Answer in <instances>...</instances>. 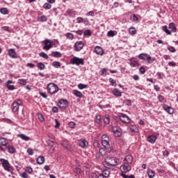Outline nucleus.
<instances>
[{
  "label": "nucleus",
  "instance_id": "864d4df0",
  "mask_svg": "<svg viewBox=\"0 0 178 178\" xmlns=\"http://www.w3.org/2000/svg\"><path fill=\"white\" fill-rule=\"evenodd\" d=\"M47 144L48 145H49V147H52L53 145H55V143H54V141L51 140H47Z\"/></svg>",
  "mask_w": 178,
  "mask_h": 178
},
{
  "label": "nucleus",
  "instance_id": "f03ea898",
  "mask_svg": "<svg viewBox=\"0 0 178 178\" xmlns=\"http://www.w3.org/2000/svg\"><path fill=\"white\" fill-rule=\"evenodd\" d=\"M102 144L104 148L108 149V152H112L113 151V147H111L109 145V138L106 135H103L102 136Z\"/></svg>",
  "mask_w": 178,
  "mask_h": 178
},
{
  "label": "nucleus",
  "instance_id": "39448f33",
  "mask_svg": "<svg viewBox=\"0 0 178 178\" xmlns=\"http://www.w3.org/2000/svg\"><path fill=\"white\" fill-rule=\"evenodd\" d=\"M70 63L72 65H76V66H79V65H84V59L74 57L71 59Z\"/></svg>",
  "mask_w": 178,
  "mask_h": 178
},
{
  "label": "nucleus",
  "instance_id": "a18cd8bd",
  "mask_svg": "<svg viewBox=\"0 0 178 178\" xmlns=\"http://www.w3.org/2000/svg\"><path fill=\"white\" fill-rule=\"evenodd\" d=\"M19 83L22 86H26V84H27V81H26L24 79H19Z\"/></svg>",
  "mask_w": 178,
  "mask_h": 178
},
{
  "label": "nucleus",
  "instance_id": "423d86ee",
  "mask_svg": "<svg viewBox=\"0 0 178 178\" xmlns=\"http://www.w3.org/2000/svg\"><path fill=\"white\" fill-rule=\"evenodd\" d=\"M44 46L43 47V49L46 51H49L51 48H52V42L50 40L46 39L43 41Z\"/></svg>",
  "mask_w": 178,
  "mask_h": 178
},
{
  "label": "nucleus",
  "instance_id": "c756f323",
  "mask_svg": "<svg viewBox=\"0 0 178 178\" xmlns=\"http://www.w3.org/2000/svg\"><path fill=\"white\" fill-rule=\"evenodd\" d=\"M74 94L76 95V97H78L79 98H81V97H83V93H81L79 90H74Z\"/></svg>",
  "mask_w": 178,
  "mask_h": 178
},
{
  "label": "nucleus",
  "instance_id": "1a4fd4ad",
  "mask_svg": "<svg viewBox=\"0 0 178 178\" xmlns=\"http://www.w3.org/2000/svg\"><path fill=\"white\" fill-rule=\"evenodd\" d=\"M120 170L124 172V173H127V172L131 170V167L130 166V164L124 163V165H121Z\"/></svg>",
  "mask_w": 178,
  "mask_h": 178
},
{
  "label": "nucleus",
  "instance_id": "2f4dec72",
  "mask_svg": "<svg viewBox=\"0 0 178 178\" xmlns=\"http://www.w3.org/2000/svg\"><path fill=\"white\" fill-rule=\"evenodd\" d=\"M163 30L164 32L166 33V34H168V35H170L172 34L171 31H169V29H168V26H164L163 27Z\"/></svg>",
  "mask_w": 178,
  "mask_h": 178
},
{
  "label": "nucleus",
  "instance_id": "b1692460",
  "mask_svg": "<svg viewBox=\"0 0 178 178\" xmlns=\"http://www.w3.org/2000/svg\"><path fill=\"white\" fill-rule=\"evenodd\" d=\"M147 175H148L149 178L155 177V172L152 170H148Z\"/></svg>",
  "mask_w": 178,
  "mask_h": 178
},
{
  "label": "nucleus",
  "instance_id": "774afa93",
  "mask_svg": "<svg viewBox=\"0 0 178 178\" xmlns=\"http://www.w3.org/2000/svg\"><path fill=\"white\" fill-rule=\"evenodd\" d=\"M86 16H94V12L90 11L88 13H86Z\"/></svg>",
  "mask_w": 178,
  "mask_h": 178
},
{
  "label": "nucleus",
  "instance_id": "052dcab7",
  "mask_svg": "<svg viewBox=\"0 0 178 178\" xmlns=\"http://www.w3.org/2000/svg\"><path fill=\"white\" fill-rule=\"evenodd\" d=\"M168 51H170V52H176V49L173 47H168Z\"/></svg>",
  "mask_w": 178,
  "mask_h": 178
},
{
  "label": "nucleus",
  "instance_id": "4c0bfd02",
  "mask_svg": "<svg viewBox=\"0 0 178 178\" xmlns=\"http://www.w3.org/2000/svg\"><path fill=\"white\" fill-rule=\"evenodd\" d=\"M146 59H147V62L149 63H152V62L155 60V59L152 58L150 56H147Z\"/></svg>",
  "mask_w": 178,
  "mask_h": 178
},
{
  "label": "nucleus",
  "instance_id": "c03bdc74",
  "mask_svg": "<svg viewBox=\"0 0 178 178\" xmlns=\"http://www.w3.org/2000/svg\"><path fill=\"white\" fill-rule=\"evenodd\" d=\"M51 7H52V6H51V4H49V3H46L43 6V8L44 9H51Z\"/></svg>",
  "mask_w": 178,
  "mask_h": 178
},
{
  "label": "nucleus",
  "instance_id": "aec40b11",
  "mask_svg": "<svg viewBox=\"0 0 178 178\" xmlns=\"http://www.w3.org/2000/svg\"><path fill=\"white\" fill-rule=\"evenodd\" d=\"M45 162V158L42 156H40L37 159V163L38 165H42Z\"/></svg>",
  "mask_w": 178,
  "mask_h": 178
},
{
  "label": "nucleus",
  "instance_id": "e433bc0d",
  "mask_svg": "<svg viewBox=\"0 0 178 178\" xmlns=\"http://www.w3.org/2000/svg\"><path fill=\"white\" fill-rule=\"evenodd\" d=\"M1 13H2L3 15H8V8H3L0 10Z\"/></svg>",
  "mask_w": 178,
  "mask_h": 178
},
{
  "label": "nucleus",
  "instance_id": "dca6fc26",
  "mask_svg": "<svg viewBox=\"0 0 178 178\" xmlns=\"http://www.w3.org/2000/svg\"><path fill=\"white\" fill-rule=\"evenodd\" d=\"M169 29L172 33H176V31H177V28H176V24H175V23L173 22L170 23Z\"/></svg>",
  "mask_w": 178,
  "mask_h": 178
},
{
  "label": "nucleus",
  "instance_id": "79ce46f5",
  "mask_svg": "<svg viewBox=\"0 0 178 178\" xmlns=\"http://www.w3.org/2000/svg\"><path fill=\"white\" fill-rule=\"evenodd\" d=\"M39 22H47V16L42 15L38 18Z\"/></svg>",
  "mask_w": 178,
  "mask_h": 178
},
{
  "label": "nucleus",
  "instance_id": "09e8293b",
  "mask_svg": "<svg viewBox=\"0 0 178 178\" xmlns=\"http://www.w3.org/2000/svg\"><path fill=\"white\" fill-rule=\"evenodd\" d=\"M139 72L141 74H144L145 73V68H144V67H140L139 68Z\"/></svg>",
  "mask_w": 178,
  "mask_h": 178
},
{
  "label": "nucleus",
  "instance_id": "2eb2a0df",
  "mask_svg": "<svg viewBox=\"0 0 178 178\" xmlns=\"http://www.w3.org/2000/svg\"><path fill=\"white\" fill-rule=\"evenodd\" d=\"M95 52H96L97 55H104V49H102L99 46L95 47Z\"/></svg>",
  "mask_w": 178,
  "mask_h": 178
},
{
  "label": "nucleus",
  "instance_id": "f8f14e48",
  "mask_svg": "<svg viewBox=\"0 0 178 178\" xmlns=\"http://www.w3.org/2000/svg\"><path fill=\"white\" fill-rule=\"evenodd\" d=\"M61 145H63V147H64V148L67 151H72V145L69 144V143L63 141L62 142Z\"/></svg>",
  "mask_w": 178,
  "mask_h": 178
},
{
  "label": "nucleus",
  "instance_id": "f704fd0d",
  "mask_svg": "<svg viewBox=\"0 0 178 178\" xmlns=\"http://www.w3.org/2000/svg\"><path fill=\"white\" fill-rule=\"evenodd\" d=\"M39 55H40V56L41 57V58H44V59H48V54H46L45 52H40V54H39Z\"/></svg>",
  "mask_w": 178,
  "mask_h": 178
},
{
  "label": "nucleus",
  "instance_id": "de8ad7c7",
  "mask_svg": "<svg viewBox=\"0 0 178 178\" xmlns=\"http://www.w3.org/2000/svg\"><path fill=\"white\" fill-rule=\"evenodd\" d=\"M27 153L29 154V155H33V154H34V150H33V149L31 148H28Z\"/></svg>",
  "mask_w": 178,
  "mask_h": 178
},
{
  "label": "nucleus",
  "instance_id": "a211bd4d",
  "mask_svg": "<svg viewBox=\"0 0 178 178\" xmlns=\"http://www.w3.org/2000/svg\"><path fill=\"white\" fill-rule=\"evenodd\" d=\"M147 141L151 144H154L155 141H156V136H150L147 137Z\"/></svg>",
  "mask_w": 178,
  "mask_h": 178
},
{
  "label": "nucleus",
  "instance_id": "5fc2aeb1",
  "mask_svg": "<svg viewBox=\"0 0 178 178\" xmlns=\"http://www.w3.org/2000/svg\"><path fill=\"white\" fill-rule=\"evenodd\" d=\"M109 81H110V83H112V86H116V81H115V80H113V79L110 78Z\"/></svg>",
  "mask_w": 178,
  "mask_h": 178
},
{
  "label": "nucleus",
  "instance_id": "f257e3e1",
  "mask_svg": "<svg viewBox=\"0 0 178 178\" xmlns=\"http://www.w3.org/2000/svg\"><path fill=\"white\" fill-rule=\"evenodd\" d=\"M119 159L115 157L107 156L105 158L103 163L105 168H107V169H111V168H115V166L119 165Z\"/></svg>",
  "mask_w": 178,
  "mask_h": 178
},
{
  "label": "nucleus",
  "instance_id": "680f3d73",
  "mask_svg": "<svg viewBox=\"0 0 178 178\" xmlns=\"http://www.w3.org/2000/svg\"><path fill=\"white\" fill-rule=\"evenodd\" d=\"M21 177L23 178H27L29 177V175H27V172H24L22 174H21Z\"/></svg>",
  "mask_w": 178,
  "mask_h": 178
},
{
  "label": "nucleus",
  "instance_id": "0e129e2a",
  "mask_svg": "<svg viewBox=\"0 0 178 178\" xmlns=\"http://www.w3.org/2000/svg\"><path fill=\"white\" fill-rule=\"evenodd\" d=\"M58 107H56V106H54L53 108H52V112H54V113H58Z\"/></svg>",
  "mask_w": 178,
  "mask_h": 178
},
{
  "label": "nucleus",
  "instance_id": "5701e85b",
  "mask_svg": "<svg viewBox=\"0 0 178 178\" xmlns=\"http://www.w3.org/2000/svg\"><path fill=\"white\" fill-rule=\"evenodd\" d=\"M18 137H19V138H22V140H24V141H29L30 140V137L22 134H19Z\"/></svg>",
  "mask_w": 178,
  "mask_h": 178
},
{
  "label": "nucleus",
  "instance_id": "a878e982",
  "mask_svg": "<svg viewBox=\"0 0 178 178\" xmlns=\"http://www.w3.org/2000/svg\"><path fill=\"white\" fill-rule=\"evenodd\" d=\"M51 56H54V58H60V56H62V54L59 51H53L51 53Z\"/></svg>",
  "mask_w": 178,
  "mask_h": 178
},
{
  "label": "nucleus",
  "instance_id": "4d7b16f0",
  "mask_svg": "<svg viewBox=\"0 0 178 178\" xmlns=\"http://www.w3.org/2000/svg\"><path fill=\"white\" fill-rule=\"evenodd\" d=\"M76 22H77V23H83V17H77Z\"/></svg>",
  "mask_w": 178,
  "mask_h": 178
},
{
  "label": "nucleus",
  "instance_id": "603ef678",
  "mask_svg": "<svg viewBox=\"0 0 178 178\" xmlns=\"http://www.w3.org/2000/svg\"><path fill=\"white\" fill-rule=\"evenodd\" d=\"M6 87L7 88H8L9 90H15V86L13 85H9V84H6Z\"/></svg>",
  "mask_w": 178,
  "mask_h": 178
},
{
  "label": "nucleus",
  "instance_id": "c9c22d12",
  "mask_svg": "<svg viewBox=\"0 0 178 178\" xmlns=\"http://www.w3.org/2000/svg\"><path fill=\"white\" fill-rule=\"evenodd\" d=\"M53 66L54 67H56V69H58L60 67V63H59L58 61H55L53 63Z\"/></svg>",
  "mask_w": 178,
  "mask_h": 178
},
{
  "label": "nucleus",
  "instance_id": "6e6552de",
  "mask_svg": "<svg viewBox=\"0 0 178 178\" xmlns=\"http://www.w3.org/2000/svg\"><path fill=\"white\" fill-rule=\"evenodd\" d=\"M83 47H84V44L83 43V42H76L74 46V51H81Z\"/></svg>",
  "mask_w": 178,
  "mask_h": 178
},
{
  "label": "nucleus",
  "instance_id": "cd10ccee",
  "mask_svg": "<svg viewBox=\"0 0 178 178\" xmlns=\"http://www.w3.org/2000/svg\"><path fill=\"white\" fill-rule=\"evenodd\" d=\"M148 54L142 53L138 56L139 59H141L142 60H145L147 59V56Z\"/></svg>",
  "mask_w": 178,
  "mask_h": 178
},
{
  "label": "nucleus",
  "instance_id": "13d9d810",
  "mask_svg": "<svg viewBox=\"0 0 178 178\" xmlns=\"http://www.w3.org/2000/svg\"><path fill=\"white\" fill-rule=\"evenodd\" d=\"M125 104L126 105H127L128 106H131V101L130 99H127L125 101Z\"/></svg>",
  "mask_w": 178,
  "mask_h": 178
},
{
  "label": "nucleus",
  "instance_id": "4468645a",
  "mask_svg": "<svg viewBox=\"0 0 178 178\" xmlns=\"http://www.w3.org/2000/svg\"><path fill=\"white\" fill-rule=\"evenodd\" d=\"M112 131L114 133V134H115V137H120V136H122V133L119 131L117 127H113Z\"/></svg>",
  "mask_w": 178,
  "mask_h": 178
},
{
  "label": "nucleus",
  "instance_id": "f3484780",
  "mask_svg": "<svg viewBox=\"0 0 178 178\" xmlns=\"http://www.w3.org/2000/svg\"><path fill=\"white\" fill-rule=\"evenodd\" d=\"M8 55L10 58H17L16 52H15V49H10L8 50Z\"/></svg>",
  "mask_w": 178,
  "mask_h": 178
},
{
  "label": "nucleus",
  "instance_id": "e2e57ef3",
  "mask_svg": "<svg viewBox=\"0 0 178 178\" xmlns=\"http://www.w3.org/2000/svg\"><path fill=\"white\" fill-rule=\"evenodd\" d=\"M26 171L28 172V173H33V168H31V167H27L26 168Z\"/></svg>",
  "mask_w": 178,
  "mask_h": 178
},
{
  "label": "nucleus",
  "instance_id": "9d476101",
  "mask_svg": "<svg viewBox=\"0 0 178 178\" xmlns=\"http://www.w3.org/2000/svg\"><path fill=\"white\" fill-rule=\"evenodd\" d=\"M120 119L121 122H123V123H129L130 122V118L127 116V115L122 113L120 116Z\"/></svg>",
  "mask_w": 178,
  "mask_h": 178
},
{
  "label": "nucleus",
  "instance_id": "37998d69",
  "mask_svg": "<svg viewBox=\"0 0 178 178\" xmlns=\"http://www.w3.org/2000/svg\"><path fill=\"white\" fill-rule=\"evenodd\" d=\"M131 66L132 67H137V66H138V63H137V61L133 60L131 62Z\"/></svg>",
  "mask_w": 178,
  "mask_h": 178
},
{
  "label": "nucleus",
  "instance_id": "ddd939ff",
  "mask_svg": "<svg viewBox=\"0 0 178 178\" xmlns=\"http://www.w3.org/2000/svg\"><path fill=\"white\" fill-rule=\"evenodd\" d=\"M79 144L80 147H81L82 148H85V147L88 146V142H87L84 139L79 140Z\"/></svg>",
  "mask_w": 178,
  "mask_h": 178
},
{
  "label": "nucleus",
  "instance_id": "bf43d9fd",
  "mask_svg": "<svg viewBox=\"0 0 178 178\" xmlns=\"http://www.w3.org/2000/svg\"><path fill=\"white\" fill-rule=\"evenodd\" d=\"M74 172H75V173H81V169L79 168H74Z\"/></svg>",
  "mask_w": 178,
  "mask_h": 178
},
{
  "label": "nucleus",
  "instance_id": "6ab92c4d",
  "mask_svg": "<svg viewBox=\"0 0 178 178\" xmlns=\"http://www.w3.org/2000/svg\"><path fill=\"white\" fill-rule=\"evenodd\" d=\"M59 104H60V108H67V105H68V102H67V100L66 99H61L60 102H59Z\"/></svg>",
  "mask_w": 178,
  "mask_h": 178
},
{
  "label": "nucleus",
  "instance_id": "a19ab883",
  "mask_svg": "<svg viewBox=\"0 0 178 178\" xmlns=\"http://www.w3.org/2000/svg\"><path fill=\"white\" fill-rule=\"evenodd\" d=\"M66 37L68 38V40H73L74 38V36L71 33H67Z\"/></svg>",
  "mask_w": 178,
  "mask_h": 178
},
{
  "label": "nucleus",
  "instance_id": "49530a36",
  "mask_svg": "<svg viewBox=\"0 0 178 178\" xmlns=\"http://www.w3.org/2000/svg\"><path fill=\"white\" fill-rule=\"evenodd\" d=\"M38 118L40 122H44V115H42V114L39 113Z\"/></svg>",
  "mask_w": 178,
  "mask_h": 178
},
{
  "label": "nucleus",
  "instance_id": "58836bf2",
  "mask_svg": "<svg viewBox=\"0 0 178 178\" xmlns=\"http://www.w3.org/2000/svg\"><path fill=\"white\" fill-rule=\"evenodd\" d=\"M108 37H115L116 35V33H115V31H109L107 33Z\"/></svg>",
  "mask_w": 178,
  "mask_h": 178
},
{
  "label": "nucleus",
  "instance_id": "0eeeda50",
  "mask_svg": "<svg viewBox=\"0 0 178 178\" xmlns=\"http://www.w3.org/2000/svg\"><path fill=\"white\" fill-rule=\"evenodd\" d=\"M22 105V101L20 99L17 100L13 103V112H17L19 111V106Z\"/></svg>",
  "mask_w": 178,
  "mask_h": 178
},
{
  "label": "nucleus",
  "instance_id": "9b49d317",
  "mask_svg": "<svg viewBox=\"0 0 178 178\" xmlns=\"http://www.w3.org/2000/svg\"><path fill=\"white\" fill-rule=\"evenodd\" d=\"M133 163V156L128 155L124 160V165H131Z\"/></svg>",
  "mask_w": 178,
  "mask_h": 178
},
{
  "label": "nucleus",
  "instance_id": "393cba45",
  "mask_svg": "<svg viewBox=\"0 0 178 178\" xmlns=\"http://www.w3.org/2000/svg\"><path fill=\"white\" fill-rule=\"evenodd\" d=\"M0 144L5 147L8 144V140L5 138H0Z\"/></svg>",
  "mask_w": 178,
  "mask_h": 178
},
{
  "label": "nucleus",
  "instance_id": "bb28decb",
  "mask_svg": "<svg viewBox=\"0 0 178 178\" xmlns=\"http://www.w3.org/2000/svg\"><path fill=\"white\" fill-rule=\"evenodd\" d=\"M8 152H10V154H15V152H16V149H15V147H13L12 145L8 146Z\"/></svg>",
  "mask_w": 178,
  "mask_h": 178
},
{
  "label": "nucleus",
  "instance_id": "473e14b6",
  "mask_svg": "<svg viewBox=\"0 0 178 178\" xmlns=\"http://www.w3.org/2000/svg\"><path fill=\"white\" fill-rule=\"evenodd\" d=\"M38 67L40 70H44L45 69V65L42 63H38Z\"/></svg>",
  "mask_w": 178,
  "mask_h": 178
},
{
  "label": "nucleus",
  "instance_id": "7c9ffc66",
  "mask_svg": "<svg viewBox=\"0 0 178 178\" xmlns=\"http://www.w3.org/2000/svg\"><path fill=\"white\" fill-rule=\"evenodd\" d=\"M104 122L105 123V124H109V122H111L110 119H109V115H106L104 119Z\"/></svg>",
  "mask_w": 178,
  "mask_h": 178
},
{
  "label": "nucleus",
  "instance_id": "c85d7f7f",
  "mask_svg": "<svg viewBox=\"0 0 178 178\" xmlns=\"http://www.w3.org/2000/svg\"><path fill=\"white\" fill-rule=\"evenodd\" d=\"M103 175V176L106 178V177H109V175H111V172L108 170H104L103 171V173L102 174Z\"/></svg>",
  "mask_w": 178,
  "mask_h": 178
},
{
  "label": "nucleus",
  "instance_id": "8fccbe9b",
  "mask_svg": "<svg viewBox=\"0 0 178 178\" xmlns=\"http://www.w3.org/2000/svg\"><path fill=\"white\" fill-rule=\"evenodd\" d=\"M69 127L71 129H74V127H76V123H74L73 122H69Z\"/></svg>",
  "mask_w": 178,
  "mask_h": 178
},
{
  "label": "nucleus",
  "instance_id": "7ed1b4c3",
  "mask_svg": "<svg viewBox=\"0 0 178 178\" xmlns=\"http://www.w3.org/2000/svg\"><path fill=\"white\" fill-rule=\"evenodd\" d=\"M47 91L49 94H55L59 91V87L55 83H50L47 86Z\"/></svg>",
  "mask_w": 178,
  "mask_h": 178
},
{
  "label": "nucleus",
  "instance_id": "3c124183",
  "mask_svg": "<svg viewBox=\"0 0 178 178\" xmlns=\"http://www.w3.org/2000/svg\"><path fill=\"white\" fill-rule=\"evenodd\" d=\"M56 122V125H55V128L56 129H59V127L60 126V123L59 122V121L58 120V119L55 120Z\"/></svg>",
  "mask_w": 178,
  "mask_h": 178
},
{
  "label": "nucleus",
  "instance_id": "69168bd1",
  "mask_svg": "<svg viewBox=\"0 0 178 178\" xmlns=\"http://www.w3.org/2000/svg\"><path fill=\"white\" fill-rule=\"evenodd\" d=\"M96 122H97V123H99V122H101V116L100 115L96 116Z\"/></svg>",
  "mask_w": 178,
  "mask_h": 178
},
{
  "label": "nucleus",
  "instance_id": "20e7f679",
  "mask_svg": "<svg viewBox=\"0 0 178 178\" xmlns=\"http://www.w3.org/2000/svg\"><path fill=\"white\" fill-rule=\"evenodd\" d=\"M0 162H2V166L3 169L6 170L7 172H12L13 170L12 169V167H10V164L9 163V161L8 160L1 159Z\"/></svg>",
  "mask_w": 178,
  "mask_h": 178
},
{
  "label": "nucleus",
  "instance_id": "72a5a7b5",
  "mask_svg": "<svg viewBox=\"0 0 178 178\" xmlns=\"http://www.w3.org/2000/svg\"><path fill=\"white\" fill-rule=\"evenodd\" d=\"M136 33H137V31L134 27L129 29V34H131V35H134V34H136Z\"/></svg>",
  "mask_w": 178,
  "mask_h": 178
},
{
  "label": "nucleus",
  "instance_id": "4be33fe9",
  "mask_svg": "<svg viewBox=\"0 0 178 178\" xmlns=\"http://www.w3.org/2000/svg\"><path fill=\"white\" fill-rule=\"evenodd\" d=\"M113 95H115L116 97H122V92L119 91V90L115 88L112 91Z\"/></svg>",
  "mask_w": 178,
  "mask_h": 178
},
{
  "label": "nucleus",
  "instance_id": "412c9836",
  "mask_svg": "<svg viewBox=\"0 0 178 178\" xmlns=\"http://www.w3.org/2000/svg\"><path fill=\"white\" fill-rule=\"evenodd\" d=\"M163 108L164 110L166 111V112H168V113H170V115H172V113H173V108L168 106V105H165Z\"/></svg>",
  "mask_w": 178,
  "mask_h": 178
},
{
  "label": "nucleus",
  "instance_id": "338daca9",
  "mask_svg": "<svg viewBox=\"0 0 178 178\" xmlns=\"http://www.w3.org/2000/svg\"><path fill=\"white\" fill-rule=\"evenodd\" d=\"M123 177L124 178H136V177H134V176H133V175H123Z\"/></svg>",
  "mask_w": 178,
  "mask_h": 178
},
{
  "label": "nucleus",
  "instance_id": "ea45409f",
  "mask_svg": "<svg viewBox=\"0 0 178 178\" xmlns=\"http://www.w3.org/2000/svg\"><path fill=\"white\" fill-rule=\"evenodd\" d=\"M78 88H79V90H84V88H87V85L80 83L78 85Z\"/></svg>",
  "mask_w": 178,
  "mask_h": 178
},
{
  "label": "nucleus",
  "instance_id": "6e6d98bb",
  "mask_svg": "<svg viewBox=\"0 0 178 178\" xmlns=\"http://www.w3.org/2000/svg\"><path fill=\"white\" fill-rule=\"evenodd\" d=\"M84 35H91V31H90V30H86L85 31H84Z\"/></svg>",
  "mask_w": 178,
  "mask_h": 178
}]
</instances>
